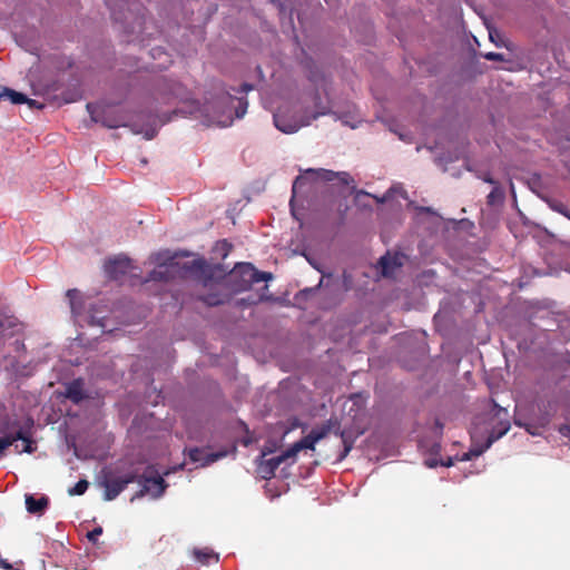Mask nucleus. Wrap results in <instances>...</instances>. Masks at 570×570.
<instances>
[{"label":"nucleus","instance_id":"nucleus-11","mask_svg":"<svg viewBox=\"0 0 570 570\" xmlns=\"http://www.w3.org/2000/svg\"><path fill=\"white\" fill-rule=\"evenodd\" d=\"M188 458L194 463H200L202 466L209 465L227 455L226 451L207 452L203 448H191L188 450Z\"/></svg>","mask_w":570,"mask_h":570},{"label":"nucleus","instance_id":"nucleus-41","mask_svg":"<svg viewBox=\"0 0 570 570\" xmlns=\"http://www.w3.org/2000/svg\"><path fill=\"white\" fill-rule=\"evenodd\" d=\"M423 463H424L425 465H428V459H424V460H423Z\"/></svg>","mask_w":570,"mask_h":570},{"label":"nucleus","instance_id":"nucleus-18","mask_svg":"<svg viewBox=\"0 0 570 570\" xmlns=\"http://www.w3.org/2000/svg\"><path fill=\"white\" fill-rule=\"evenodd\" d=\"M228 100L234 104V101H237V105L234 106L235 109V118H242L247 111L248 102L247 99L244 97L240 98H234L229 92L227 94Z\"/></svg>","mask_w":570,"mask_h":570},{"label":"nucleus","instance_id":"nucleus-1","mask_svg":"<svg viewBox=\"0 0 570 570\" xmlns=\"http://www.w3.org/2000/svg\"><path fill=\"white\" fill-rule=\"evenodd\" d=\"M273 278L269 272H261L250 263H238L229 274V283L235 292H245L259 282H267Z\"/></svg>","mask_w":570,"mask_h":570},{"label":"nucleus","instance_id":"nucleus-35","mask_svg":"<svg viewBox=\"0 0 570 570\" xmlns=\"http://www.w3.org/2000/svg\"><path fill=\"white\" fill-rule=\"evenodd\" d=\"M104 124H105V126H107L109 128H117L120 126V124L117 121H105Z\"/></svg>","mask_w":570,"mask_h":570},{"label":"nucleus","instance_id":"nucleus-32","mask_svg":"<svg viewBox=\"0 0 570 570\" xmlns=\"http://www.w3.org/2000/svg\"><path fill=\"white\" fill-rule=\"evenodd\" d=\"M344 442V452L341 456V459L345 458L347 455V453L351 451L352 446L351 444H347V442L345 440H343Z\"/></svg>","mask_w":570,"mask_h":570},{"label":"nucleus","instance_id":"nucleus-31","mask_svg":"<svg viewBox=\"0 0 570 570\" xmlns=\"http://www.w3.org/2000/svg\"><path fill=\"white\" fill-rule=\"evenodd\" d=\"M257 301L256 299H249V298H242L238 304L239 305H252V304H255Z\"/></svg>","mask_w":570,"mask_h":570},{"label":"nucleus","instance_id":"nucleus-13","mask_svg":"<svg viewBox=\"0 0 570 570\" xmlns=\"http://www.w3.org/2000/svg\"><path fill=\"white\" fill-rule=\"evenodd\" d=\"M65 396L75 404L81 403L88 397L85 391V382L82 379H75L66 385Z\"/></svg>","mask_w":570,"mask_h":570},{"label":"nucleus","instance_id":"nucleus-3","mask_svg":"<svg viewBox=\"0 0 570 570\" xmlns=\"http://www.w3.org/2000/svg\"><path fill=\"white\" fill-rule=\"evenodd\" d=\"M472 440H475V434H472ZM441 446L440 444H433L430 446V468H435V466H451L453 465V462H454V459L458 460V461H470L474 458H478L480 456L481 454H483L488 448H484V443L483 444H476L475 441H473V444L472 446L469 449L468 452L463 453L461 456H448L446 460H442V459H436V454L439 453Z\"/></svg>","mask_w":570,"mask_h":570},{"label":"nucleus","instance_id":"nucleus-5","mask_svg":"<svg viewBox=\"0 0 570 570\" xmlns=\"http://www.w3.org/2000/svg\"><path fill=\"white\" fill-rule=\"evenodd\" d=\"M137 480V470H132L120 476L108 478L104 481L102 485L105 488L104 498L107 501L115 500L129 483L136 482Z\"/></svg>","mask_w":570,"mask_h":570},{"label":"nucleus","instance_id":"nucleus-17","mask_svg":"<svg viewBox=\"0 0 570 570\" xmlns=\"http://www.w3.org/2000/svg\"><path fill=\"white\" fill-rule=\"evenodd\" d=\"M307 175L314 176L316 180L323 181H334L336 179L337 173L327 170V169H308L306 170Z\"/></svg>","mask_w":570,"mask_h":570},{"label":"nucleus","instance_id":"nucleus-39","mask_svg":"<svg viewBox=\"0 0 570 570\" xmlns=\"http://www.w3.org/2000/svg\"><path fill=\"white\" fill-rule=\"evenodd\" d=\"M490 39L492 42H494L495 45H498V42L495 41L497 40V37H494V33L492 31H490Z\"/></svg>","mask_w":570,"mask_h":570},{"label":"nucleus","instance_id":"nucleus-33","mask_svg":"<svg viewBox=\"0 0 570 570\" xmlns=\"http://www.w3.org/2000/svg\"><path fill=\"white\" fill-rule=\"evenodd\" d=\"M0 567H1L2 569H6V570L11 569V564H10L7 560H3V559H1V558H0Z\"/></svg>","mask_w":570,"mask_h":570},{"label":"nucleus","instance_id":"nucleus-37","mask_svg":"<svg viewBox=\"0 0 570 570\" xmlns=\"http://www.w3.org/2000/svg\"><path fill=\"white\" fill-rule=\"evenodd\" d=\"M87 109L91 114L92 119L97 121V119L94 117V110H92L94 106H92V104H88L87 105Z\"/></svg>","mask_w":570,"mask_h":570},{"label":"nucleus","instance_id":"nucleus-20","mask_svg":"<svg viewBox=\"0 0 570 570\" xmlns=\"http://www.w3.org/2000/svg\"><path fill=\"white\" fill-rule=\"evenodd\" d=\"M487 198L489 205H494L495 203L503 200L504 191L499 185L493 186V189L490 191Z\"/></svg>","mask_w":570,"mask_h":570},{"label":"nucleus","instance_id":"nucleus-36","mask_svg":"<svg viewBox=\"0 0 570 570\" xmlns=\"http://www.w3.org/2000/svg\"><path fill=\"white\" fill-rule=\"evenodd\" d=\"M252 89H253V86H252V85L244 83V85L242 86V88H240V91L246 94V92H248V91H249V90H252Z\"/></svg>","mask_w":570,"mask_h":570},{"label":"nucleus","instance_id":"nucleus-34","mask_svg":"<svg viewBox=\"0 0 570 570\" xmlns=\"http://www.w3.org/2000/svg\"><path fill=\"white\" fill-rule=\"evenodd\" d=\"M484 181L493 185V186H497L499 185L497 180H494L491 176L487 175L484 178H483Z\"/></svg>","mask_w":570,"mask_h":570},{"label":"nucleus","instance_id":"nucleus-12","mask_svg":"<svg viewBox=\"0 0 570 570\" xmlns=\"http://www.w3.org/2000/svg\"><path fill=\"white\" fill-rule=\"evenodd\" d=\"M404 255L400 253H395L391 255L387 253L382 256L379 261V264L382 268V275L384 277H391L394 275L395 271L403 265Z\"/></svg>","mask_w":570,"mask_h":570},{"label":"nucleus","instance_id":"nucleus-42","mask_svg":"<svg viewBox=\"0 0 570 570\" xmlns=\"http://www.w3.org/2000/svg\"><path fill=\"white\" fill-rule=\"evenodd\" d=\"M2 327H3V323L0 321V328H2Z\"/></svg>","mask_w":570,"mask_h":570},{"label":"nucleus","instance_id":"nucleus-29","mask_svg":"<svg viewBox=\"0 0 570 570\" xmlns=\"http://www.w3.org/2000/svg\"><path fill=\"white\" fill-rule=\"evenodd\" d=\"M24 104H27L30 108H36V109H42L43 108L42 104H40L37 100L30 99L28 97H27V101H24Z\"/></svg>","mask_w":570,"mask_h":570},{"label":"nucleus","instance_id":"nucleus-9","mask_svg":"<svg viewBox=\"0 0 570 570\" xmlns=\"http://www.w3.org/2000/svg\"><path fill=\"white\" fill-rule=\"evenodd\" d=\"M495 407H498L497 416L499 417V421L495 425L492 426L491 431L489 432V435L484 442V448H490L497 440L502 438L508 433L510 430V422L507 420L508 412L505 409L499 407L495 404Z\"/></svg>","mask_w":570,"mask_h":570},{"label":"nucleus","instance_id":"nucleus-15","mask_svg":"<svg viewBox=\"0 0 570 570\" xmlns=\"http://www.w3.org/2000/svg\"><path fill=\"white\" fill-rule=\"evenodd\" d=\"M3 99H9L13 105H20L27 101V96L8 87H3L0 91V101Z\"/></svg>","mask_w":570,"mask_h":570},{"label":"nucleus","instance_id":"nucleus-26","mask_svg":"<svg viewBox=\"0 0 570 570\" xmlns=\"http://www.w3.org/2000/svg\"><path fill=\"white\" fill-rule=\"evenodd\" d=\"M483 57L490 61H503L504 60L503 55L499 53V52H487L485 55H483Z\"/></svg>","mask_w":570,"mask_h":570},{"label":"nucleus","instance_id":"nucleus-27","mask_svg":"<svg viewBox=\"0 0 570 570\" xmlns=\"http://www.w3.org/2000/svg\"><path fill=\"white\" fill-rule=\"evenodd\" d=\"M102 533V529L100 527L95 528L94 530L89 531L87 537L89 541L96 542L98 537Z\"/></svg>","mask_w":570,"mask_h":570},{"label":"nucleus","instance_id":"nucleus-4","mask_svg":"<svg viewBox=\"0 0 570 570\" xmlns=\"http://www.w3.org/2000/svg\"><path fill=\"white\" fill-rule=\"evenodd\" d=\"M19 433L23 439H19L20 441H27V446L19 449V445H16V450L18 453H32L36 450L35 442L31 438L30 428L24 429L21 426L18 420L7 419L0 424V435L2 438L10 436V434L14 435V433Z\"/></svg>","mask_w":570,"mask_h":570},{"label":"nucleus","instance_id":"nucleus-22","mask_svg":"<svg viewBox=\"0 0 570 570\" xmlns=\"http://www.w3.org/2000/svg\"><path fill=\"white\" fill-rule=\"evenodd\" d=\"M18 439H23L19 433H14V436L13 434L10 436H7V438H2L0 435V454H2V452L8 449L10 445H12L16 441H18Z\"/></svg>","mask_w":570,"mask_h":570},{"label":"nucleus","instance_id":"nucleus-24","mask_svg":"<svg viewBox=\"0 0 570 570\" xmlns=\"http://www.w3.org/2000/svg\"><path fill=\"white\" fill-rule=\"evenodd\" d=\"M167 279L165 272L161 269H154L149 273L147 281H165Z\"/></svg>","mask_w":570,"mask_h":570},{"label":"nucleus","instance_id":"nucleus-30","mask_svg":"<svg viewBox=\"0 0 570 570\" xmlns=\"http://www.w3.org/2000/svg\"><path fill=\"white\" fill-rule=\"evenodd\" d=\"M307 180V177H297L295 180H294V184H293V193L296 191V188L301 185H303L305 181Z\"/></svg>","mask_w":570,"mask_h":570},{"label":"nucleus","instance_id":"nucleus-7","mask_svg":"<svg viewBox=\"0 0 570 570\" xmlns=\"http://www.w3.org/2000/svg\"><path fill=\"white\" fill-rule=\"evenodd\" d=\"M106 275L115 281H119L122 276L130 273L132 269L131 261L126 256H117L108 259L105 263Z\"/></svg>","mask_w":570,"mask_h":570},{"label":"nucleus","instance_id":"nucleus-25","mask_svg":"<svg viewBox=\"0 0 570 570\" xmlns=\"http://www.w3.org/2000/svg\"><path fill=\"white\" fill-rule=\"evenodd\" d=\"M204 302L207 305H210V306H216V305L223 304V301L220 298H218L216 295H213V294L207 295L204 298Z\"/></svg>","mask_w":570,"mask_h":570},{"label":"nucleus","instance_id":"nucleus-21","mask_svg":"<svg viewBox=\"0 0 570 570\" xmlns=\"http://www.w3.org/2000/svg\"><path fill=\"white\" fill-rule=\"evenodd\" d=\"M88 487H89V482L87 480H85V479L79 480L75 484V487H72L68 490V494L71 497L72 495H82L87 491Z\"/></svg>","mask_w":570,"mask_h":570},{"label":"nucleus","instance_id":"nucleus-14","mask_svg":"<svg viewBox=\"0 0 570 570\" xmlns=\"http://www.w3.org/2000/svg\"><path fill=\"white\" fill-rule=\"evenodd\" d=\"M49 504V499L46 495L36 499L31 494L26 495V507L29 513L41 514Z\"/></svg>","mask_w":570,"mask_h":570},{"label":"nucleus","instance_id":"nucleus-23","mask_svg":"<svg viewBox=\"0 0 570 570\" xmlns=\"http://www.w3.org/2000/svg\"><path fill=\"white\" fill-rule=\"evenodd\" d=\"M340 185L348 186L350 184L354 183V179L350 176L346 171L337 173L336 179Z\"/></svg>","mask_w":570,"mask_h":570},{"label":"nucleus","instance_id":"nucleus-6","mask_svg":"<svg viewBox=\"0 0 570 570\" xmlns=\"http://www.w3.org/2000/svg\"><path fill=\"white\" fill-rule=\"evenodd\" d=\"M331 431L330 424L322 425L318 429H313L306 436L296 442L292 448L287 451V454L291 458H295L296 454L303 449L314 450L315 444L324 439Z\"/></svg>","mask_w":570,"mask_h":570},{"label":"nucleus","instance_id":"nucleus-10","mask_svg":"<svg viewBox=\"0 0 570 570\" xmlns=\"http://www.w3.org/2000/svg\"><path fill=\"white\" fill-rule=\"evenodd\" d=\"M291 456L287 454V451L282 454L267 459L261 460L257 464V473L264 480H271L277 470V468Z\"/></svg>","mask_w":570,"mask_h":570},{"label":"nucleus","instance_id":"nucleus-19","mask_svg":"<svg viewBox=\"0 0 570 570\" xmlns=\"http://www.w3.org/2000/svg\"><path fill=\"white\" fill-rule=\"evenodd\" d=\"M194 554L196 559L204 564L209 563L210 559H214L216 562L218 561V554L214 553L213 551L195 550Z\"/></svg>","mask_w":570,"mask_h":570},{"label":"nucleus","instance_id":"nucleus-28","mask_svg":"<svg viewBox=\"0 0 570 570\" xmlns=\"http://www.w3.org/2000/svg\"><path fill=\"white\" fill-rule=\"evenodd\" d=\"M559 433L570 440V424H562L558 429Z\"/></svg>","mask_w":570,"mask_h":570},{"label":"nucleus","instance_id":"nucleus-40","mask_svg":"<svg viewBox=\"0 0 570 570\" xmlns=\"http://www.w3.org/2000/svg\"><path fill=\"white\" fill-rule=\"evenodd\" d=\"M435 426L441 431L443 429V425L439 422V420H435Z\"/></svg>","mask_w":570,"mask_h":570},{"label":"nucleus","instance_id":"nucleus-8","mask_svg":"<svg viewBox=\"0 0 570 570\" xmlns=\"http://www.w3.org/2000/svg\"><path fill=\"white\" fill-rule=\"evenodd\" d=\"M327 111L325 109L316 111L311 118H307L305 121L297 120H287L285 116L279 112L274 115V124L276 128L285 134L296 132L301 127L308 126L313 119L318 118L322 115H326Z\"/></svg>","mask_w":570,"mask_h":570},{"label":"nucleus","instance_id":"nucleus-38","mask_svg":"<svg viewBox=\"0 0 570 570\" xmlns=\"http://www.w3.org/2000/svg\"><path fill=\"white\" fill-rule=\"evenodd\" d=\"M490 39L492 42H494L495 45H498V42L495 41L497 40V37H494V33L492 31H490Z\"/></svg>","mask_w":570,"mask_h":570},{"label":"nucleus","instance_id":"nucleus-16","mask_svg":"<svg viewBox=\"0 0 570 570\" xmlns=\"http://www.w3.org/2000/svg\"><path fill=\"white\" fill-rule=\"evenodd\" d=\"M66 296L69 299L72 314L78 315L82 309V298L80 292L76 288L68 289Z\"/></svg>","mask_w":570,"mask_h":570},{"label":"nucleus","instance_id":"nucleus-2","mask_svg":"<svg viewBox=\"0 0 570 570\" xmlns=\"http://www.w3.org/2000/svg\"><path fill=\"white\" fill-rule=\"evenodd\" d=\"M136 482L141 487L136 494L138 498L146 494H150L155 499L160 498L168 487L164 478L153 466H147L141 474L137 472Z\"/></svg>","mask_w":570,"mask_h":570}]
</instances>
